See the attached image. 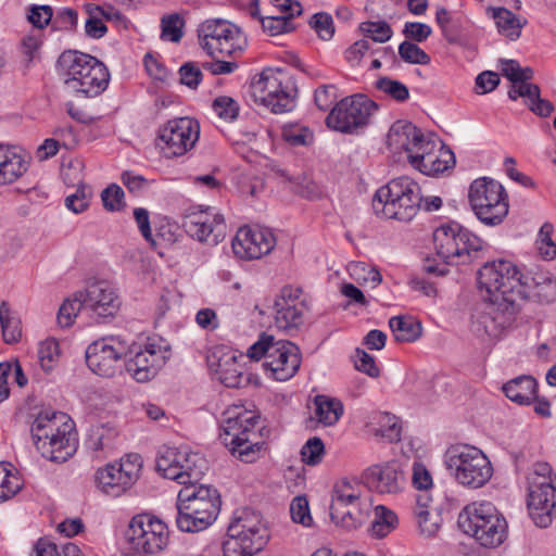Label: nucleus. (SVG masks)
<instances>
[{
    "label": "nucleus",
    "instance_id": "19",
    "mask_svg": "<svg viewBox=\"0 0 556 556\" xmlns=\"http://www.w3.org/2000/svg\"><path fill=\"white\" fill-rule=\"evenodd\" d=\"M377 109V104L366 96L355 94L338 102L326 123L328 127L341 132H356L368 124Z\"/></svg>",
    "mask_w": 556,
    "mask_h": 556
},
{
    "label": "nucleus",
    "instance_id": "56",
    "mask_svg": "<svg viewBox=\"0 0 556 556\" xmlns=\"http://www.w3.org/2000/svg\"><path fill=\"white\" fill-rule=\"evenodd\" d=\"M309 25L323 40L331 39L334 34L332 16L326 12L314 14Z\"/></svg>",
    "mask_w": 556,
    "mask_h": 556
},
{
    "label": "nucleus",
    "instance_id": "59",
    "mask_svg": "<svg viewBox=\"0 0 556 556\" xmlns=\"http://www.w3.org/2000/svg\"><path fill=\"white\" fill-rule=\"evenodd\" d=\"M101 199L108 211H119L124 206V191L115 184L110 185L102 191Z\"/></svg>",
    "mask_w": 556,
    "mask_h": 556
},
{
    "label": "nucleus",
    "instance_id": "26",
    "mask_svg": "<svg viewBox=\"0 0 556 556\" xmlns=\"http://www.w3.org/2000/svg\"><path fill=\"white\" fill-rule=\"evenodd\" d=\"M364 484L379 494H396L405 484L401 466L391 460L369 466L362 475Z\"/></svg>",
    "mask_w": 556,
    "mask_h": 556
},
{
    "label": "nucleus",
    "instance_id": "2",
    "mask_svg": "<svg viewBox=\"0 0 556 556\" xmlns=\"http://www.w3.org/2000/svg\"><path fill=\"white\" fill-rule=\"evenodd\" d=\"M387 144L394 153L406 152L409 163L424 174L443 173L455 164L452 151L435 156L437 143L408 121H396L387 136Z\"/></svg>",
    "mask_w": 556,
    "mask_h": 556
},
{
    "label": "nucleus",
    "instance_id": "39",
    "mask_svg": "<svg viewBox=\"0 0 556 556\" xmlns=\"http://www.w3.org/2000/svg\"><path fill=\"white\" fill-rule=\"evenodd\" d=\"M397 517L389 508L378 505L374 509V520L371 521L370 532L376 538H384L396 526Z\"/></svg>",
    "mask_w": 556,
    "mask_h": 556
},
{
    "label": "nucleus",
    "instance_id": "24",
    "mask_svg": "<svg viewBox=\"0 0 556 556\" xmlns=\"http://www.w3.org/2000/svg\"><path fill=\"white\" fill-rule=\"evenodd\" d=\"M86 315L94 319L113 317L119 308V298L105 280L93 281L80 291Z\"/></svg>",
    "mask_w": 556,
    "mask_h": 556
},
{
    "label": "nucleus",
    "instance_id": "64",
    "mask_svg": "<svg viewBox=\"0 0 556 556\" xmlns=\"http://www.w3.org/2000/svg\"><path fill=\"white\" fill-rule=\"evenodd\" d=\"M431 27L424 23L407 22L404 26L403 34L417 42H422L431 35Z\"/></svg>",
    "mask_w": 556,
    "mask_h": 556
},
{
    "label": "nucleus",
    "instance_id": "63",
    "mask_svg": "<svg viewBox=\"0 0 556 556\" xmlns=\"http://www.w3.org/2000/svg\"><path fill=\"white\" fill-rule=\"evenodd\" d=\"M180 83L189 88H197L201 81V70L192 62L185 63L179 70Z\"/></svg>",
    "mask_w": 556,
    "mask_h": 556
},
{
    "label": "nucleus",
    "instance_id": "58",
    "mask_svg": "<svg viewBox=\"0 0 556 556\" xmlns=\"http://www.w3.org/2000/svg\"><path fill=\"white\" fill-rule=\"evenodd\" d=\"M290 514L294 522L305 527L311 526L313 518L309 513L308 501L305 496H296L290 504Z\"/></svg>",
    "mask_w": 556,
    "mask_h": 556
},
{
    "label": "nucleus",
    "instance_id": "15",
    "mask_svg": "<svg viewBox=\"0 0 556 556\" xmlns=\"http://www.w3.org/2000/svg\"><path fill=\"white\" fill-rule=\"evenodd\" d=\"M124 538L128 554L144 556L164 551L169 542V532L162 520L141 514L131 518Z\"/></svg>",
    "mask_w": 556,
    "mask_h": 556
},
{
    "label": "nucleus",
    "instance_id": "46",
    "mask_svg": "<svg viewBox=\"0 0 556 556\" xmlns=\"http://www.w3.org/2000/svg\"><path fill=\"white\" fill-rule=\"evenodd\" d=\"M554 227L551 223H544L539 231L536 245L539 254L547 261L556 257V243L552 239Z\"/></svg>",
    "mask_w": 556,
    "mask_h": 556
},
{
    "label": "nucleus",
    "instance_id": "35",
    "mask_svg": "<svg viewBox=\"0 0 556 556\" xmlns=\"http://www.w3.org/2000/svg\"><path fill=\"white\" fill-rule=\"evenodd\" d=\"M389 326L397 342H413L421 336V326L410 316H394Z\"/></svg>",
    "mask_w": 556,
    "mask_h": 556
},
{
    "label": "nucleus",
    "instance_id": "20",
    "mask_svg": "<svg viewBox=\"0 0 556 556\" xmlns=\"http://www.w3.org/2000/svg\"><path fill=\"white\" fill-rule=\"evenodd\" d=\"M199 135L197 121L190 117L174 118L160 127L156 147L166 159L181 156L194 147Z\"/></svg>",
    "mask_w": 556,
    "mask_h": 556
},
{
    "label": "nucleus",
    "instance_id": "25",
    "mask_svg": "<svg viewBox=\"0 0 556 556\" xmlns=\"http://www.w3.org/2000/svg\"><path fill=\"white\" fill-rule=\"evenodd\" d=\"M301 294L300 288L287 286L281 289L274 304L275 324L279 329H298L304 323L306 304Z\"/></svg>",
    "mask_w": 556,
    "mask_h": 556
},
{
    "label": "nucleus",
    "instance_id": "27",
    "mask_svg": "<svg viewBox=\"0 0 556 556\" xmlns=\"http://www.w3.org/2000/svg\"><path fill=\"white\" fill-rule=\"evenodd\" d=\"M519 291L520 301L533 300L548 304L556 300V279L547 270L532 269L522 273Z\"/></svg>",
    "mask_w": 556,
    "mask_h": 556
},
{
    "label": "nucleus",
    "instance_id": "52",
    "mask_svg": "<svg viewBox=\"0 0 556 556\" xmlns=\"http://www.w3.org/2000/svg\"><path fill=\"white\" fill-rule=\"evenodd\" d=\"M399 54L409 64L427 65L431 61L430 56L412 41H403L399 47Z\"/></svg>",
    "mask_w": 556,
    "mask_h": 556
},
{
    "label": "nucleus",
    "instance_id": "55",
    "mask_svg": "<svg viewBox=\"0 0 556 556\" xmlns=\"http://www.w3.org/2000/svg\"><path fill=\"white\" fill-rule=\"evenodd\" d=\"M85 11L88 14V18L85 22V34L92 39L104 37L108 33L104 22L96 14V11L91 9L89 3L85 5Z\"/></svg>",
    "mask_w": 556,
    "mask_h": 556
},
{
    "label": "nucleus",
    "instance_id": "14",
    "mask_svg": "<svg viewBox=\"0 0 556 556\" xmlns=\"http://www.w3.org/2000/svg\"><path fill=\"white\" fill-rule=\"evenodd\" d=\"M438 255L446 264H466L482 249V240L455 222L444 224L433 232Z\"/></svg>",
    "mask_w": 556,
    "mask_h": 556
},
{
    "label": "nucleus",
    "instance_id": "17",
    "mask_svg": "<svg viewBox=\"0 0 556 556\" xmlns=\"http://www.w3.org/2000/svg\"><path fill=\"white\" fill-rule=\"evenodd\" d=\"M468 197L476 216L485 225H498L508 214L507 193L504 187L492 178L481 177L473 180Z\"/></svg>",
    "mask_w": 556,
    "mask_h": 556
},
{
    "label": "nucleus",
    "instance_id": "45",
    "mask_svg": "<svg viewBox=\"0 0 556 556\" xmlns=\"http://www.w3.org/2000/svg\"><path fill=\"white\" fill-rule=\"evenodd\" d=\"M282 138L292 147H304L313 142L314 135L305 126L288 125L282 129Z\"/></svg>",
    "mask_w": 556,
    "mask_h": 556
},
{
    "label": "nucleus",
    "instance_id": "1",
    "mask_svg": "<svg viewBox=\"0 0 556 556\" xmlns=\"http://www.w3.org/2000/svg\"><path fill=\"white\" fill-rule=\"evenodd\" d=\"M127 355V344L116 337L99 339L86 350V363L89 369L101 377H113L122 369L123 364L127 372L138 382L152 379L165 365L170 356V346L162 338H149L143 346Z\"/></svg>",
    "mask_w": 556,
    "mask_h": 556
},
{
    "label": "nucleus",
    "instance_id": "21",
    "mask_svg": "<svg viewBox=\"0 0 556 556\" xmlns=\"http://www.w3.org/2000/svg\"><path fill=\"white\" fill-rule=\"evenodd\" d=\"M182 226L191 238L212 245L224 239L227 228L224 216L212 207L190 212Z\"/></svg>",
    "mask_w": 556,
    "mask_h": 556
},
{
    "label": "nucleus",
    "instance_id": "60",
    "mask_svg": "<svg viewBox=\"0 0 556 556\" xmlns=\"http://www.w3.org/2000/svg\"><path fill=\"white\" fill-rule=\"evenodd\" d=\"M52 17L53 10L50 5H31L27 15L29 23L38 29L48 26Z\"/></svg>",
    "mask_w": 556,
    "mask_h": 556
},
{
    "label": "nucleus",
    "instance_id": "9",
    "mask_svg": "<svg viewBox=\"0 0 556 556\" xmlns=\"http://www.w3.org/2000/svg\"><path fill=\"white\" fill-rule=\"evenodd\" d=\"M522 273L510 261L498 260L484 264L478 271V287L486 301H498L520 307Z\"/></svg>",
    "mask_w": 556,
    "mask_h": 556
},
{
    "label": "nucleus",
    "instance_id": "18",
    "mask_svg": "<svg viewBox=\"0 0 556 556\" xmlns=\"http://www.w3.org/2000/svg\"><path fill=\"white\" fill-rule=\"evenodd\" d=\"M201 48L212 58L233 55L247 43L240 29L225 20H208L198 28Z\"/></svg>",
    "mask_w": 556,
    "mask_h": 556
},
{
    "label": "nucleus",
    "instance_id": "30",
    "mask_svg": "<svg viewBox=\"0 0 556 556\" xmlns=\"http://www.w3.org/2000/svg\"><path fill=\"white\" fill-rule=\"evenodd\" d=\"M214 359H217L218 380L228 388H239L243 380V368L238 363L235 353L227 352L218 356L217 352H214L210 357L211 366L215 365Z\"/></svg>",
    "mask_w": 556,
    "mask_h": 556
},
{
    "label": "nucleus",
    "instance_id": "54",
    "mask_svg": "<svg viewBox=\"0 0 556 556\" xmlns=\"http://www.w3.org/2000/svg\"><path fill=\"white\" fill-rule=\"evenodd\" d=\"M325 454V445L321 439L314 437L306 441L301 450L302 460L306 465L315 466L319 464Z\"/></svg>",
    "mask_w": 556,
    "mask_h": 556
},
{
    "label": "nucleus",
    "instance_id": "28",
    "mask_svg": "<svg viewBox=\"0 0 556 556\" xmlns=\"http://www.w3.org/2000/svg\"><path fill=\"white\" fill-rule=\"evenodd\" d=\"M371 511V504L365 498L341 507L330 505V517L333 522L346 530H354L367 521Z\"/></svg>",
    "mask_w": 556,
    "mask_h": 556
},
{
    "label": "nucleus",
    "instance_id": "37",
    "mask_svg": "<svg viewBox=\"0 0 556 556\" xmlns=\"http://www.w3.org/2000/svg\"><path fill=\"white\" fill-rule=\"evenodd\" d=\"M262 521L260 519V516L244 509L237 513L230 525L227 529V541H239V539L245 534V532H253L255 527H258Z\"/></svg>",
    "mask_w": 556,
    "mask_h": 556
},
{
    "label": "nucleus",
    "instance_id": "34",
    "mask_svg": "<svg viewBox=\"0 0 556 556\" xmlns=\"http://www.w3.org/2000/svg\"><path fill=\"white\" fill-rule=\"evenodd\" d=\"M315 417L324 426H333L343 415V404L339 399L319 394L314 397Z\"/></svg>",
    "mask_w": 556,
    "mask_h": 556
},
{
    "label": "nucleus",
    "instance_id": "7",
    "mask_svg": "<svg viewBox=\"0 0 556 556\" xmlns=\"http://www.w3.org/2000/svg\"><path fill=\"white\" fill-rule=\"evenodd\" d=\"M421 205V190L407 176L390 180L372 198L374 213L381 218L410 222Z\"/></svg>",
    "mask_w": 556,
    "mask_h": 556
},
{
    "label": "nucleus",
    "instance_id": "50",
    "mask_svg": "<svg viewBox=\"0 0 556 556\" xmlns=\"http://www.w3.org/2000/svg\"><path fill=\"white\" fill-rule=\"evenodd\" d=\"M60 356L59 343L54 339H47L39 344L38 359L43 370H51Z\"/></svg>",
    "mask_w": 556,
    "mask_h": 556
},
{
    "label": "nucleus",
    "instance_id": "62",
    "mask_svg": "<svg viewBox=\"0 0 556 556\" xmlns=\"http://www.w3.org/2000/svg\"><path fill=\"white\" fill-rule=\"evenodd\" d=\"M66 207L74 213L84 212L89 205V191L85 186L79 187L75 193L65 199Z\"/></svg>",
    "mask_w": 556,
    "mask_h": 556
},
{
    "label": "nucleus",
    "instance_id": "12",
    "mask_svg": "<svg viewBox=\"0 0 556 556\" xmlns=\"http://www.w3.org/2000/svg\"><path fill=\"white\" fill-rule=\"evenodd\" d=\"M251 94L256 103L275 114L290 112L295 108V85L280 70H264L260 77L253 80Z\"/></svg>",
    "mask_w": 556,
    "mask_h": 556
},
{
    "label": "nucleus",
    "instance_id": "33",
    "mask_svg": "<svg viewBox=\"0 0 556 556\" xmlns=\"http://www.w3.org/2000/svg\"><path fill=\"white\" fill-rule=\"evenodd\" d=\"M98 488L109 496L117 497L125 493L130 484L126 482L116 464L106 465L96 475Z\"/></svg>",
    "mask_w": 556,
    "mask_h": 556
},
{
    "label": "nucleus",
    "instance_id": "6",
    "mask_svg": "<svg viewBox=\"0 0 556 556\" xmlns=\"http://www.w3.org/2000/svg\"><path fill=\"white\" fill-rule=\"evenodd\" d=\"M65 87L75 93L97 97L109 86L108 67L97 58L76 50L64 51L58 60Z\"/></svg>",
    "mask_w": 556,
    "mask_h": 556
},
{
    "label": "nucleus",
    "instance_id": "16",
    "mask_svg": "<svg viewBox=\"0 0 556 556\" xmlns=\"http://www.w3.org/2000/svg\"><path fill=\"white\" fill-rule=\"evenodd\" d=\"M155 468L164 478L184 485L199 482L208 467L206 459L189 447L163 446L156 457Z\"/></svg>",
    "mask_w": 556,
    "mask_h": 556
},
{
    "label": "nucleus",
    "instance_id": "29",
    "mask_svg": "<svg viewBox=\"0 0 556 556\" xmlns=\"http://www.w3.org/2000/svg\"><path fill=\"white\" fill-rule=\"evenodd\" d=\"M27 170L22 151L15 147L0 144V185L12 184Z\"/></svg>",
    "mask_w": 556,
    "mask_h": 556
},
{
    "label": "nucleus",
    "instance_id": "40",
    "mask_svg": "<svg viewBox=\"0 0 556 556\" xmlns=\"http://www.w3.org/2000/svg\"><path fill=\"white\" fill-rule=\"evenodd\" d=\"M22 489L20 477L13 472L10 463H0V503L15 496Z\"/></svg>",
    "mask_w": 556,
    "mask_h": 556
},
{
    "label": "nucleus",
    "instance_id": "10",
    "mask_svg": "<svg viewBox=\"0 0 556 556\" xmlns=\"http://www.w3.org/2000/svg\"><path fill=\"white\" fill-rule=\"evenodd\" d=\"M444 463L457 483L469 489L482 488L493 475L489 457L480 448L469 444L450 446L445 452Z\"/></svg>",
    "mask_w": 556,
    "mask_h": 556
},
{
    "label": "nucleus",
    "instance_id": "8",
    "mask_svg": "<svg viewBox=\"0 0 556 556\" xmlns=\"http://www.w3.org/2000/svg\"><path fill=\"white\" fill-rule=\"evenodd\" d=\"M458 526L481 546H500L507 533V523L496 507L490 502L471 503L458 516Z\"/></svg>",
    "mask_w": 556,
    "mask_h": 556
},
{
    "label": "nucleus",
    "instance_id": "13",
    "mask_svg": "<svg viewBox=\"0 0 556 556\" xmlns=\"http://www.w3.org/2000/svg\"><path fill=\"white\" fill-rule=\"evenodd\" d=\"M528 509L540 528L548 527L556 516V488L547 463L534 464L528 476Z\"/></svg>",
    "mask_w": 556,
    "mask_h": 556
},
{
    "label": "nucleus",
    "instance_id": "4",
    "mask_svg": "<svg viewBox=\"0 0 556 556\" xmlns=\"http://www.w3.org/2000/svg\"><path fill=\"white\" fill-rule=\"evenodd\" d=\"M220 495L208 484H184L177 495V528L182 532H199L208 528L220 510Z\"/></svg>",
    "mask_w": 556,
    "mask_h": 556
},
{
    "label": "nucleus",
    "instance_id": "36",
    "mask_svg": "<svg viewBox=\"0 0 556 556\" xmlns=\"http://www.w3.org/2000/svg\"><path fill=\"white\" fill-rule=\"evenodd\" d=\"M493 17L501 34L511 40L520 37L521 28L526 24V20L521 22L516 14L505 8L495 9Z\"/></svg>",
    "mask_w": 556,
    "mask_h": 556
},
{
    "label": "nucleus",
    "instance_id": "44",
    "mask_svg": "<svg viewBox=\"0 0 556 556\" xmlns=\"http://www.w3.org/2000/svg\"><path fill=\"white\" fill-rule=\"evenodd\" d=\"M184 20L177 13L163 16L161 20V38L172 42L180 41L184 36Z\"/></svg>",
    "mask_w": 556,
    "mask_h": 556
},
{
    "label": "nucleus",
    "instance_id": "38",
    "mask_svg": "<svg viewBox=\"0 0 556 556\" xmlns=\"http://www.w3.org/2000/svg\"><path fill=\"white\" fill-rule=\"evenodd\" d=\"M0 324L2 336L7 343L12 344L21 339V320L5 301H2L0 304Z\"/></svg>",
    "mask_w": 556,
    "mask_h": 556
},
{
    "label": "nucleus",
    "instance_id": "31",
    "mask_svg": "<svg viewBox=\"0 0 556 556\" xmlns=\"http://www.w3.org/2000/svg\"><path fill=\"white\" fill-rule=\"evenodd\" d=\"M506 397L520 405H530L538 393L536 380L527 375L516 377L503 384Z\"/></svg>",
    "mask_w": 556,
    "mask_h": 556
},
{
    "label": "nucleus",
    "instance_id": "49",
    "mask_svg": "<svg viewBox=\"0 0 556 556\" xmlns=\"http://www.w3.org/2000/svg\"><path fill=\"white\" fill-rule=\"evenodd\" d=\"M126 482L130 486L138 480L142 468V458L139 454H128L116 464Z\"/></svg>",
    "mask_w": 556,
    "mask_h": 556
},
{
    "label": "nucleus",
    "instance_id": "51",
    "mask_svg": "<svg viewBox=\"0 0 556 556\" xmlns=\"http://www.w3.org/2000/svg\"><path fill=\"white\" fill-rule=\"evenodd\" d=\"M268 533L267 529L263 523L255 527L253 532H245L239 541H236L241 546L248 548V551L261 552L267 543Z\"/></svg>",
    "mask_w": 556,
    "mask_h": 556
},
{
    "label": "nucleus",
    "instance_id": "57",
    "mask_svg": "<svg viewBox=\"0 0 556 556\" xmlns=\"http://www.w3.org/2000/svg\"><path fill=\"white\" fill-rule=\"evenodd\" d=\"M261 23L263 29L270 36H277L294 29L292 21L280 15L266 16L261 18Z\"/></svg>",
    "mask_w": 556,
    "mask_h": 556
},
{
    "label": "nucleus",
    "instance_id": "42",
    "mask_svg": "<svg viewBox=\"0 0 556 556\" xmlns=\"http://www.w3.org/2000/svg\"><path fill=\"white\" fill-rule=\"evenodd\" d=\"M86 314L85 304L80 291L74 293L73 298L66 299L58 312V324L61 327H70L78 314Z\"/></svg>",
    "mask_w": 556,
    "mask_h": 556
},
{
    "label": "nucleus",
    "instance_id": "3",
    "mask_svg": "<svg viewBox=\"0 0 556 556\" xmlns=\"http://www.w3.org/2000/svg\"><path fill=\"white\" fill-rule=\"evenodd\" d=\"M30 431L37 451L53 463H64L76 453L74 424L65 413H39L31 424Z\"/></svg>",
    "mask_w": 556,
    "mask_h": 556
},
{
    "label": "nucleus",
    "instance_id": "41",
    "mask_svg": "<svg viewBox=\"0 0 556 556\" xmlns=\"http://www.w3.org/2000/svg\"><path fill=\"white\" fill-rule=\"evenodd\" d=\"M361 500H363L361 483L355 480H343L334 485L330 505L341 507L342 504H349Z\"/></svg>",
    "mask_w": 556,
    "mask_h": 556
},
{
    "label": "nucleus",
    "instance_id": "23",
    "mask_svg": "<svg viewBox=\"0 0 556 556\" xmlns=\"http://www.w3.org/2000/svg\"><path fill=\"white\" fill-rule=\"evenodd\" d=\"M233 253L243 260H255L267 255L276 245L274 233L268 228H239L231 242Z\"/></svg>",
    "mask_w": 556,
    "mask_h": 556
},
{
    "label": "nucleus",
    "instance_id": "11",
    "mask_svg": "<svg viewBox=\"0 0 556 556\" xmlns=\"http://www.w3.org/2000/svg\"><path fill=\"white\" fill-rule=\"evenodd\" d=\"M251 359L265 358L264 367L270 370L278 381L291 379L299 370L302 362L300 348L291 341H275L270 334L262 333L258 340L248 350Z\"/></svg>",
    "mask_w": 556,
    "mask_h": 556
},
{
    "label": "nucleus",
    "instance_id": "22",
    "mask_svg": "<svg viewBox=\"0 0 556 556\" xmlns=\"http://www.w3.org/2000/svg\"><path fill=\"white\" fill-rule=\"evenodd\" d=\"M484 309L475 315L472 331L481 338L496 339L514 321L519 307L498 301H488Z\"/></svg>",
    "mask_w": 556,
    "mask_h": 556
},
{
    "label": "nucleus",
    "instance_id": "47",
    "mask_svg": "<svg viewBox=\"0 0 556 556\" xmlns=\"http://www.w3.org/2000/svg\"><path fill=\"white\" fill-rule=\"evenodd\" d=\"M376 88L397 102H404L409 98L408 88L401 81L389 77H381L376 81Z\"/></svg>",
    "mask_w": 556,
    "mask_h": 556
},
{
    "label": "nucleus",
    "instance_id": "53",
    "mask_svg": "<svg viewBox=\"0 0 556 556\" xmlns=\"http://www.w3.org/2000/svg\"><path fill=\"white\" fill-rule=\"evenodd\" d=\"M212 108L218 117L227 122L236 119L239 114L238 102L228 96L217 97L213 101Z\"/></svg>",
    "mask_w": 556,
    "mask_h": 556
},
{
    "label": "nucleus",
    "instance_id": "43",
    "mask_svg": "<svg viewBox=\"0 0 556 556\" xmlns=\"http://www.w3.org/2000/svg\"><path fill=\"white\" fill-rule=\"evenodd\" d=\"M350 275L361 285L376 288L382 281V276L378 269L361 262L349 264Z\"/></svg>",
    "mask_w": 556,
    "mask_h": 556
},
{
    "label": "nucleus",
    "instance_id": "48",
    "mask_svg": "<svg viewBox=\"0 0 556 556\" xmlns=\"http://www.w3.org/2000/svg\"><path fill=\"white\" fill-rule=\"evenodd\" d=\"M359 29L366 38H370L376 42H387L392 37V29L390 25L384 21L378 22H363Z\"/></svg>",
    "mask_w": 556,
    "mask_h": 556
},
{
    "label": "nucleus",
    "instance_id": "61",
    "mask_svg": "<svg viewBox=\"0 0 556 556\" xmlns=\"http://www.w3.org/2000/svg\"><path fill=\"white\" fill-rule=\"evenodd\" d=\"M354 364L358 371L365 372L369 377L376 378L380 374L374 356L362 349L355 350Z\"/></svg>",
    "mask_w": 556,
    "mask_h": 556
},
{
    "label": "nucleus",
    "instance_id": "5",
    "mask_svg": "<svg viewBox=\"0 0 556 556\" xmlns=\"http://www.w3.org/2000/svg\"><path fill=\"white\" fill-rule=\"evenodd\" d=\"M257 424L255 413L241 405H232L223 412L219 438L232 455L244 463L255 462L264 446Z\"/></svg>",
    "mask_w": 556,
    "mask_h": 556
},
{
    "label": "nucleus",
    "instance_id": "32",
    "mask_svg": "<svg viewBox=\"0 0 556 556\" xmlns=\"http://www.w3.org/2000/svg\"><path fill=\"white\" fill-rule=\"evenodd\" d=\"M366 426L374 435L389 442H397L401 439L402 427L397 418L386 412H376L369 415Z\"/></svg>",
    "mask_w": 556,
    "mask_h": 556
}]
</instances>
